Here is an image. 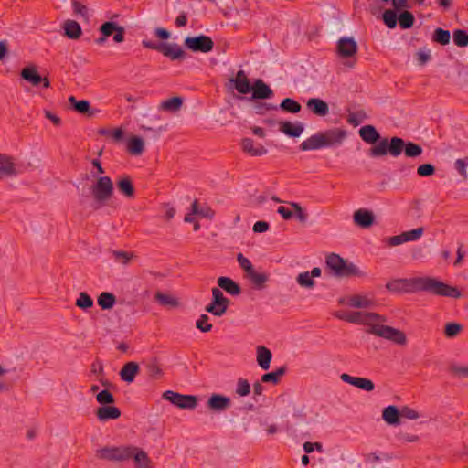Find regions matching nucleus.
<instances>
[{
  "mask_svg": "<svg viewBox=\"0 0 468 468\" xmlns=\"http://www.w3.org/2000/svg\"><path fill=\"white\" fill-rule=\"evenodd\" d=\"M348 323L363 324L367 326V332L386 340L391 341L399 346H406L408 339L406 334L395 327L385 325L387 317L372 312H351L348 313Z\"/></svg>",
  "mask_w": 468,
  "mask_h": 468,
  "instance_id": "obj_1",
  "label": "nucleus"
},
{
  "mask_svg": "<svg viewBox=\"0 0 468 468\" xmlns=\"http://www.w3.org/2000/svg\"><path fill=\"white\" fill-rule=\"evenodd\" d=\"M95 455L100 460L112 462L133 460L134 468H154L153 462L147 452L144 449L133 444L105 446L98 449Z\"/></svg>",
  "mask_w": 468,
  "mask_h": 468,
  "instance_id": "obj_2",
  "label": "nucleus"
},
{
  "mask_svg": "<svg viewBox=\"0 0 468 468\" xmlns=\"http://www.w3.org/2000/svg\"><path fill=\"white\" fill-rule=\"evenodd\" d=\"M408 280L410 292L423 291L431 292L435 295L454 299H458L462 296V293L457 287L444 283L433 277H414Z\"/></svg>",
  "mask_w": 468,
  "mask_h": 468,
  "instance_id": "obj_3",
  "label": "nucleus"
},
{
  "mask_svg": "<svg viewBox=\"0 0 468 468\" xmlns=\"http://www.w3.org/2000/svg\"><path fill=\"white\" fill-rule=\"evenodd\" d=\"M346 136L347 132L343 128L328 129L307 138L301 144L300 148L303 151H311L340 145Z\"/></svg>",
  "mask_w": 468,
  "mask_h": 468,
  "instance_id": "obj_4",
  "label": "nucleus"
},
{
  "mask_svg": "<svg viewBox=\"0 0 468 468\" xmlns=\"http://www.w3.org/2000/svg\"><path fill=\"white\" fill-rule=\"evenodd\" d=\"M409 158L419 157L423 150L422 147L412 142H405L400 137H391L390 141L384 140L378 147L374 150L377 155H387L389 154L393 157H398L403 152Z\"/></svg>",
  "mask_w": 468,
  "mask_h": 468,
  "instance_id": "obj_5",
  "label": "nucleus"
},
{
  "mask_svg": "<svg viewBox=\"0 0 468 468\" xmlns=\"http://www.w3.org/2000/svg\"><path fill=\"white\" fill-rule=\"evenodd\" d=\"M114 186L108 176H98L90 186V192L96 207L104 206L113 196Z\"/></svg>",
  "mask_w": 468,
  "mask_h": 468,
  "instance_id": "obj_6",
  "label": "nucleus"
},
{
  "mask_svg": "<svg viewBox=\"0 0 468 468\" xmlns=\"http://www.w3.org/2000/svg\"><path fill=\"white\" fill-rule=\"evenodd\" d=\"M325 262L327 268L337 277L364 275V273L355 264L347 262L338 254H329L326 257Z\"/></svg>",
  "mask_w": 468,
  "mask_h": 468,
  "instance_id": "obj_7",
  "label": "nucleus"
},
{
  "mask_svg": "<svg viewBox=\"0 0 468 468\" xmlns=\"http://www.w3.org/2000/svg\"><path fill=\"white\" fill-rule=\"evenodd\" d=\"M358 134L365 143L372 145V147H370L368 150V155L370 157L380 158L385 156L377 155V153H375L374 150H376L384 140H389L387 137H381L380 133L375 126L371 124L362 126L358 131Z\"/></svg>",
  "mask_w": 468,
  "mask_h": 468,
  "instance_id": "obj_8",
  "label": "nucleus"
},
{
  "mask_svg": "<svg viewBox=\"0 0 468 468\" xmlns=\"http://www.w3.org/2000/svg\"><path fill=\"white\" fill-rule=\"evenodd\" d=\"M162 397L164 399L183 410H194L198 402L197 396L184 395L172 390L165 391Z\"/></svg>",
  "mask_w": 468,
  "mask_h": 468,
  "instance_id": "obj_9",
  "label": "nucleus"
},
{
  "mask_svg": "<svg viewBox=\"0 0 468 468\" xmlns=\"http://www.w3.org/2000/svg\"><path fill=\"white\" fill-rule=\"evenodd\" d=\"M212 302L207 305L205 310L215 316H222L228 309L229 300L226 298L219 288L214 287L211 290Z\"/></svg>",
  "mask_w": 468,
  "mask_h": 468,
  "instance_id": "obj_10",
  "label": "nucleus"
},
{
  "mask_svg": "<svg viewBox=\"0 0 468 468\" xmlns=\"http://www.w3.org/2000/svg\"><path fill=\"white\" fill-rule=\"evenodd\" d=\"M185 46L193 52L207 53L214 48V42L208 36L187 37L185 38Z\"/></svg>",
  "mask_w": 468,
  "mask_h": 468,
  "instance_id": "obj_11",
  "label": "nucleus"
},
{
  "mask_svg": "<svg viewBox=\"0 0 468 468\" xmlns=\"http://www.w3.org/2000/svg\"><path fill=\"white\" fill-rule=\"evenodd\" d=\"M424 229L422 227H420L410 231H404L399 235L389 237L385 239V242L388 247H397L406 242L420 239L422 237Z\"/></svg>",
  "mask_w": 468,
  "mask_h": 468,
  "instance_id": "obj_12",
  "label": "nucleus"
},
{
  "mask_svg": "<svg viewBox=\"0 0 468 468\" xmlns=\"http://www.w3.org/2000/svg\"><path fill=\"white\" fill-rule=\"evenodd\" d=\"M340 303L357 309H368L374 306L372 299L363 294H352L340 299Z\"/></svg>",
  "mask_w": 468,
  "mask_h": 468,
  "instance_id": "obj_13",
  "label": "nucleus"
},
{
  "mask_svg": "<svg viewBox=\"0 0 468 468\" xmlns=\"http://www.w3.org/2000/svg\"><path fill=\"white\" fill-rule=\"evenodd\" d=\"M357 43L353 37H341L337 42V53L342 58H351L357 53Z\"/></svg>",
  "mask_w": 468,
  "mask_h": 468,
  "instance_id": "obj_14",
  "label": "nucleus"
},
{
  "mask_svg": "<svg viewBox=\"0 0 468 468\" xmlns=\"http://www.w3.org/2000/svg\"><path fill=\"white\" fill-rule=\"evenodd\" d=\"M17 174L15 158L6 154H0V177H13Z\"/></svg>",
  "mask_w": 468,
  "mask_h": 468,
  "instance_id": "obj_15",
  "label": "nucleus"
},
{
  "mask_svg": "<svg viewBox=\"0 0 468 468\" xmlns=\"http://www.w3.org/2000/svg\"><path fill=\"white\" fill-rule=\"evenodd\" d=\"M340 379L345 383H348L367 392L373 391L375 388L374 383L368 378L352 377L346 373H343L340 375Z\"/></svg>",
  "mask_w": 468,
  "mask_h": 468,
  "instance_id": "obj_16",
  "label": "nucleus"
},
{
  "mask_svg": "<svg viewBox=\"0 0 468 468\" xmlns=\"http://www.w3.org/2000/svg\"><path fill=\"white\" fill-rule=\"evenodd\" d=\"M230 405V399L220 394H212L207 401V408L215 412H222L228 410Z\"/></svg>",
  "mask_w": 468,
  "mask_h": 468,
  "instance_id": "obj_17",
  "label": "nucleus"
},
{
  "mask_svg": "<svg viewBox=\"0 0 468 468\" xmlns=\"http://www.w3.org/2000/svg\"><path fill=\"white\" fill-rule=\"evenodd\" d=\"M307 109L319 117H324L329 113L328 103L319 98H311L306 102Z\"/></svg>",
  "mask_w": 468,
  "mask_h": 468,
  "instance_id": "obj_18",
  "label": "nucleus"
},
{
  "mask_svg": "<svg viewBox=\"0 0 468 468\" xmlns=\"http://www.w3.org/2000/svg\"><path fill=\"white\" fill-rule=\"evenodd\" d=\"M250 91L255 100L269 99L273 95V90L261 79L254 81Z\"/></svg>",
  "mask_w": 468,
  "mask_h": 468,
  "instance_id": "obj_19",
  "label": "nucleus"
},
{
  "mask_svg": "<svg viewBox=\"0 0 468 468\" xmlns=\"http://www.w3.org/2000/svg\"><path fill=\"white\" fill-rule=\"evenodd\" d=\"M229 81L234 85L235 89L241 94H248L251 90L250 82L243 70H239L234 78Z\"/></svg>",
  "mask_w": 468,
  "mask_h": 468,
  "instance_id": "obj_20",
  "label": "nucleus"
},
{
  "mask_svg": "<svg viewBox=\"0 0 468 468\" xmlns=\"http://www.w3.org/2000/svg\"><path fill=\"white\" fill-rule=\"evenodd\" d=\"M279 129L287 136L296 138L303 133L304 126L302 122H291L289 121H282L279 122Z\"/></svg>",
  "mask_w": 468,
  "mask_h": 468,
  "instance_id": "obj_21",
  "label": "nucleus"
},
{
  "mask_svg": "<svg viewBox=\"0 0 468 468\" xmlns=\"http://www.w3.org/2000/svg\"><path fill=\"white\" fill-rule=\"evenodd\" d=\"M121 410L112 405L101 406L96 410V417L100 421L117 420L121 417Z\"/></svg>",
  "mask_w": 468,
  "mask_h": 468,
  "instance_id": "obj_22",
  "label": "nucleus"
},
{
  "mask_svg": "<svg viewBox=\"0 0 468 468\" xmlns=\"http://www.w3.org/2000/svg\"><path fill=\"white\" fill-rule=\"evenodd\" d=\"M145 150V142L142 137L133 135L126 142V151L133 156L143 154Z\"/></svg>",
  "mask_w": 468,
  "mask_h": 468,
  "instance_id": "obj_23",
  "label": "nucleus"
},
{
  "mask_svg": "<svg viewBox=\"0 0 468 468\" xmlns=\"http://www.w3.org/2000/svg\"><path fill=\"white\" fill-rule=\"evenodd\" d=\"M118 191L126 198H133L135 196V188L132 178L129 176H122L116 182Z\"/></svg>",
  "mask_w": 468,
  "mask_h": 468,
  "instance_id": "obj_24",
  "label": "nucleus"
},
{
  "mask_svg": "<svg viewBox=\"0 0 468 468\" xmlns=\"http://www.w3.org/2000/svg\"><path fill=\"white\" fill-rule=\"evenodd\" d=\"M382 419L388 425L398 426L400 424V410L394 405H389L383 409Z\"/></svg>",
  "mask_w": 468,
  "mask_h": 468,
  "instance_id": "obj_25",
  "label": "nucleus"
},
{
  "mask_svg": "<svg viewBox=\"0 0 468 468\" xmlns=\"http://www.w3.org/2000/svg\"><path fill=\"white\" fill-rule=\"evenodd\" d=\"M255 290H263L269 281V275L265 272H258L255 269L245 275Z\"/></svg>",
  "mask_w": 468,
  "mask_h": 468,
  "instance_id": "obj_26",
  "label": "nucleus"
},
{
  "mask_svg": "<svg viewBox=\"0 0 468 468\" xmlns=\"http://www.w3.org/2000/svg\"><path fill=\"white\" fill-rule=\"evenodd\" d=\"M69 102L77 112L87 114L90 117L94 116L99 112L98 110L90 109V104L88 101H77L74 96L69 98Z\"/></svg>",
  "mask_w": 468,
  "mask_h": 468,
  "instance_id": "obj_27",
  "label": "nucleus"
},
{
  "mask_svg": "<svg viewBox=\"0 0 468 468\" xmlns=\"http://www.w3.org/2000/svg\"><path fill=\"white\" fill-rule=\"evenodd\" d=\"M256 360L259 367L263 370H268L271 367L272 358L271 352L263 346H258L256 348Z\"/></svg>",
  "mask_w": 468,
  "mask_h": 468,
  "instance_id": "obj_28",
  "label": "nucleus"
},
{
  "mask_svg": "<svg viewBox=\"0 0 468 468\" xmlns=\"http://www.w3.org/2000/svg\"><path fill=\"white\" fill-rule=\"evenodd\" d=\"M140 367L136 362L126 363L120 371L121 378L127 382L132 383L134 381L136 375L139 373Z\"/></svg>",
  "mask_w": 468,
  "mask_h": 468,
  "instance_id": "obj_29",
  "label": "nucleus"
},
{
  "mask_svg": "<svg viewBox=\"0 0 468 468\" xmlns=\"http://www.w3.org/2000/svg\"><path fill=\"white\" fill-rule=\"evenodd\" d=\"M160 51L164 56L173 60L182 59L186 55L185 51L176 44H162L160 45Z\"/></svg>",
  "mask_w": 468,
  "mask_h": 468,
  "instance_id": "obj_30",
  "label": "nucleus"
},
{
  "mask_svg": "<svg viewBox=\"0 0 468 468\" xmlns=\"http://www.w3.org/2000/svg\"><path fill=\"white\" fill-rule=\"evenodd\" d=\"M354 222L362 228H368L374 222L372 212L366 209H358L354 213Z\"/></svg>",
  "mask_w": 468,
  "mask_h": 468,
  "instance_id": "obj_31",
  "label": "nucleus"
},
{
  "mask_svg": "<svg viewBox=\"0 0 468 468\" xmlns=\"http://www.w3.org/2000/svg\"><path fill=\"white\" fill-rule=\"evenodd\" d=\"M218 285L230 295H239L241 293L240 286L229 277H219L217 281Z\"/></svg>",
  "mask_w": 468,
  "mask_h": 468,
  "instance_id": "obj_32",
  "label": "nucleus"
},
{
  "mask_svg": "<svg viewBox=\"0 0 468 468\" xmlns=\"http://www.w3.org/2000/svg\"><path fill=\"white\" fill-rule=\"evenodd\" d=\"M20 76L23 80L28 81L33 86H37L42 81V77L38 74L37 69L34 65H29L24 68L20 72Z\"/></svg>",
  "mask_w": 468,
  "mask_h": 468,
  "instance_id": "obj_33",
  "label": "nucleus"
},
{
  "mask_svg": "<svg viewBox=\"0 0 468 468\" xmlns=\"http://www.w3.org/2000/svg\"><path fill=\"white\" fill-rule=\"evenodd\" d=\"M154 299L163 306L171 308H179L181 306L180 300L172 294L157 292L154 294Z\"/></svg>",
  "mask_w": 468,
  "mask_h": 468,
  "instance_id": "obj_34",
  "label": "nucleus"
},
{
  "mask_svg": "<svg viewBox=\"0 0 468 468\" xmlns=\"http://www.w3.org/2000/svg\"><path fill=\"white\" fill-rule=\"evenodd\" d=\"M241 146L244 152L251 156H261L267 153V150L262 145H254V142L250 138H245L241 142Z\"/></svg>",
  "mask_w": 468,
  "mask_h": 468,
  "instance_id": "obj_35",
  "label": "nucleus"
},
{
  "mask_svg": "<svg viewBox=\"0 0 468 468\" xmlns=\"http://www.w3.org/2000/svg\"><path fill=\"white\" fill-rule=\"evenodd\" d=\"M64 34L70 39H78L82 34L81 27L74 20H66L63 25Z\"/></svg>",
  "mask_w": 468,
  "mask_h": 468,
  "instance_id": "obj_36",
  "label": "nucleus"
},
{
  "mask_svg": "<svg viewBox=\"0 0 468 468\" xmlns=\"http://www.w3.org/2000/svg\"><path fill=\"white\" fill-rule=\"evenodd\" d=\"M183 105V99L181 97H173L162 101L159 109L165 112H176Z\"/></svg>",
  "mask_w": 468,
  "mask_h": 468,
  "instance_id": "obj_37",
  "label": "nucleus"
},
{
  "mask_svg": "<svg viewBox=\"0 0 468 468\" xmlns=\"http://www.w3.org/2000/svg\"><path fill=\"white\" fill-rule=\"evenodd\" d=\"M112 255L115 262L122 266H128L134 259H136V255L133 252L125 250H112Z\"/></svg>",
  "mask_w": 468,
  "mask_h": 468,
  "instance_id": "obj_38",
  "label": "nucleus"
},
{
  "mask_svg": "<svg viewBox=\"0 0 468 468\" xmlns=\"http://www.w3.org/2000/svg\"><path fill=\"white\" fill-rule=\"evenodd\" d=\"M192 214L197 216L212 219L215 216V211L208 206H199L198 201L196 199L191 204Z\"/></svg>",
  "mask_w": 468,
  "mask_h": 468,
  "instance_id": "obj_39",
  "label": "nucleus"
},
{
  "mask_svg": "<svg viewBox=\"0 0 468 468\" xmlns=\"http://www.w3.org/2000/svg\"><path fill=\"white\" fill-rule=\"evenodd\" d=\"M97 302L102 310H110L114 306L116 303V297L112 292H103L99 294Z\"/></svg>",
  "mask_w": 468,
  "mask_h": 468,
  "instance_id": "obj_40",
  "label": "nucleus"
},
{
  "mask_svg": "<svg viewBox=\"0 0 468 468\" xmlns=\"http://www.w3.org/2000/svg\"><path fill=\"white\" fill-rule=\"evenodd\" d=\"M449 372L455 378L468 379V365L452 362L449 365Z\"/></svg>",
  "mask_w": 468,
  "mask_h": 468,
  "instance_id": "obj_41",
  "label": "nucleus"
},
{
  "mask_svg": "<svg viewBox=\"0 0 468 468\" xmlns=\"http://www.w3.org/2000/svg\"><path fill=\"white\" fill-rule=\"evenodd\" d=\"M409 280L408 279H396L393 280L386 284V288L388 291L395 292H410L409 285H408Z\"/></svg>",
  "mask_w": 468,
  "mask_h": 468,
  "instance_id": "obj_42",
  "label": "nucleus"
},
{
  "mask_svg": "<svg viewBox=\"0 0 468 468\" xmlns=\"http://www.w3.org/2000/svg\"><path fill=\"white\" fill-rule=\"evenodd\" d=\"M296 282L298 285L304 289H313L315 286V281L310 275L309 271H303L297 275Z\"/></svg>",
  "mask_w": 468,
  "mask_h": 468,
  "instance_id": "obj_43",
  "label": "nucleus"
},
{
  "mask_svg": "<svg viewBox=\"0 0 468 468\" xmlns=\"http://www.w3.org/2000/svg\"><path fill=\"white\" fill-rule=\"evenodd\" d=\"M432 40L442 46L448 45L451 40L450 31L440 27L436 28L432 34Z\"/></svg>",
  "mask_w": 468,
  "mask_h": 468,
  "instance_id": "obj_44",
  "label": "nucleus"
},
{
  "mask_svg": "<svg viewBox=\"0 0 468 468\" xmlns=\"http://www.w3.org/2000/svg\"><path fill=\"white\" fill-rule=\"evenodd\" d=\"M75 304L80 309L87 310L91 308L94 303L92 298L86 292H80L76 299Z\"/></svg>",
  "mask_w": 468,
  "mask_h": 468,
  "instance_id": "obj_45",
  "label": "nucleus"
},
{
  "mask_svg": "<svg viewBox=\"0 0 468 468\" xmlns=\"http://www.w3.org/2000/svg\"><path fill=\"white\" fill-rule=\"evenodd\" d=\"M280 108L282 110V111H285L287 112H291V113H298L301 109H302V106L301 104L296 101L295 100L293 99H291V98H286L284 99L281 104H280Z\"/></svg>",
  "mask_w": 468,
  "mask_h": 468,
  "instance_id": "obj_46",
  "label": "nucleus"
},
{
  "mask_svg": "<svg viewBox=\"0 0 468 468\" xmlns=\"http://www.w3.org/2000/svg\"><path fill=\"white\" fill-rule=\"evenodd\" d=\"M146 369H147L149 377L152 379H158V378H162L164 375V372L155 358L151 360L146 365Z\"/></svg>",
  "mask_w": 468,
  "mask_h": 468,
  "instance_id": "obj_47",
  "label": "nucleus"
},
{
  "mask_svg": "<svg viewBox=\"0 0 468 468\" xmlns=\"http://www.w3.org/2000/svg\"><path fill=\"white\" fill-rule=\"evenodd\" d=\"M398 19L400 27L403 29L410 28L413 26L415 20L414 16L410 11L407 10L403 11L399 16Z\"/></svg>",
  "mask_w": 468,
  "mask_h": 468,
  "instance_id": "obj_48",
  "label": "nucleus"
},
{
  "mask_svg": "<svg viewBox=\"0 0 468 468\" xmlns=\"http://www.w3.org/2000/svg\"><path fill=\"white\" fill-rule=\"evenodd\" d=\"M400 418H404L410 420H417L421 417V413L410 407V406H402L400 409Z\"/></svg>",
  "mask_w": 468,
  "mask_h": 468,
  "instance_id": "obj_49",
  "label": "nucleus"
},
{
  "mask_svg": "<svg viewBox=\"0 0 468 468\" xmlns=\"http://www.w3.org/2000/svg\"><path fill=\"white\" fill-rule=\"evenodd\" d=\"M96 400L101 406H109L114 403L113 395L107 389H103L97 393Z\"/></svg>",
  "mask_w": 468,
  "mask_h": 468,
  "instance_id": "obj_50",
  "label": "nucleus"
},
{
  "mask_svg": "<svg viewBox=\"0 0 468 468\" xmlns=\"http://www.w3.org/2000/svg\"><path fill=\"white\" fill-rule=\"evenodd\" d=\"M98 133L100 135L111 136L115 142H121L124 136V132L122 128H115L112 131L102 128L98 131Z\"/></svg>",
  "mask_w": 468,
  "mask_h": 468,
  "instance_id": "obj_51",
  "label": "nucleus"
},
{
  "mask_svg": "<svg viewBox=\"0 0 468 468\" xmlns=\"http://www.w3.org/2000/svg\"><path fill=\"white\" fill-rule=\"evenodd\" d=\"M453 41L458 47L468 46V33L463 29H456L453 31Z\"/></svg>",
  "mask_w": 468,
  "mask_h": 468,
  "instance_id": "obj_52",
  "label": "nucleus"
},
{
  "mask_svg": "<svg viewBox=\"0 0 468 468\" xmlns=\"http://www.w3.org/2000/svg\"><path fill=\"white\" fill-rule=\"evenodd\" d=\"M463 330V325L458 323H448L444 327V334L447 337H455L457 336Z\"/></svg>",
  "mask_w": 468,
  "mask_h": 468,
  "instance_id": "obj_53",
  "label": "nucleus"
},
{
  "mask_svg": "<svg viewBox=\"0 0 468 468\" xmlns=\"http://www.w3.org/2000/svg\"><path fill=\"white\" fill-rule=\"evenodd\" d=\"M398 18L396 12L391 9H388L383 13V21L389 28H394L397 26Z\"/></svg>",
  "mask_w": 468,
  "mask_h": 468,
  "instance_id": "obj_54",
  "label": "nucleus"
},
{
  "mask_svg": "<svg viewBox=\"0 0 468 468\" xmlns=\"http://www.w3.org/2000/svg\"><path fill=\"white\" fill-rule=\"evenodd\" d=\"M251 388L247 379L239 378L237 382L236 393L240 397L248 396L250 393Z\"/></svg>",
  "mask_w": 468,
  "mask_h": 468,
  "instance_id": "obj_55",
  "label": "nucleus"
},
{
  "mask_svg": "<svg viewBox=\"0 0 468 468\" xmlns=\"http://www.w3.org/2000/svg\"><path fill=\"white\" fill-rule=\"evenodd\" d=\"M237 261L239 262L240 268L244 271L245 275L254 269L250 261L248 258H246L242 253H239L237 255Z\"/></svg>",
  "mask_w": 468,
  "mask_h": 468,
  "instance_id": "obj_56",
  "label": "nucleus"
},
{
  "mask_svg": "<svg viewBox=\"0 0 468 468\" xmlns=\"http://www.w3.org/2000/svg\"><path fill=\"white\" fill-rule=\"evenodd\" d=\"M208 316L207 314H201L200 317L196 321V326L201 332H209L212 328V324L207 323Z\"/></svg>",
  "mask_w": 468,
  "mask_h": 468,
  "instance_id": "obj_57",
  "label": "nucleus"
},
{
  "mask_svg": "<svg viewBox=\"0 0 468 468\" xmlns=\"http://www.w3.org/2000/svg\"><path fill=\"white\" fill-rule=\"evenodd\" d=\"M397 437L399 440L406 442H417L420 441V437L417 434L407 431H399Z\"/></svg>",
  "mask_w": 468,
  "mask_h": 468,
  "instance_id": "obj_58",
  "label": "nucleus"
},
{
  "mask_svg": "<svg viewBox=\"0 0 468 468\" xmlns=\"http://www.w3.org/2000/svg\"><path fill=\"white\" fill-rule=\"evenodd\" d=\"M254 109L257 114L263 115L269 111L276 110L277 106L267 102H257L254 105Z\"/></svg>",
  "mask_w": 468,
  "mask_h": 468,
  "instance_id": "obj_59",
  "label": "nucleus"
},
{
  "mask_svg": "<svg viewBox=\"0 0 468 468\" xmlns=\"http://www.w3.org/2000/svg\"><path fill=\"white\" fill-rule=\"evenodd\" d=\"M435 173V167L431 164H422L417 168L420 176H431Z\"/></svg>",
  "mask_w": 468,
  "mask_h": 468,
  "instance_id": "obj_60",
  "label": "nucleus"
},
{
  "mask_svg": "<svg viewBox=\"0 0 468 468\" xmlns=\"http://www.w3.org/2000/svg\"><path fill=\"white\" fill-rule=\"evenodd\" d=\"M72 7H73L74 13L76 15H79L81 17H83L85 20H88L89 15H88V8L86 5H82L81 3L78 2V1H73Z\"/></svg>",
  "mask_w": 468,
  "mask_h": 468,
  "instance_id": "obj_61",
  "label": "nucleus"
},
{
  "mask_svg": "<svg viewBox=\"0 0 468 468\" xmlns=\"http://www.w3.org/2000/svg\"><path fill=\"white\" fill-rule=\"evenodd\" d=\"M455 169L458 171V173L463 177H467V166H468V161L467 158L465 159H457L454 163Z\"/></svg>",
  "mask_w": 468,
  "mask_h": 468,
  "instance_id": "obj_62",
  "label": "nucleus"
},
{
  "mask_svg": "<svg viewBox=\"0 0 468 468\" xmlns=\"http://www.w3.org/2000/svg\"><path fill=\"white\" fill-rule=\"evenodd\" d=\"M117 24L115 22H105L100 27V32L104 37H110L116 29Z\"/></svg>",
  "mask_w": 468,
  "mask_h": 468,
  "instance_id": "obj_63",
  "label": "nucleus"
},
{
  "mask_svg": "<svg viewBox=\"0 0 468 468\" xmlns=\"http://www.w3.org/2000/svg\"><path fill=\"white\" fill-rule=\"evenodd\" d=\"M365 118H366V113L359 112L349 114L348 118H347V122L354 126H357L364 121Z\"/></svg>",
  "mask_w": 468,
  "mask_h": 468,
  "instance_id": "obj_64",
  "label": "nucleus"
}]
</instances>
